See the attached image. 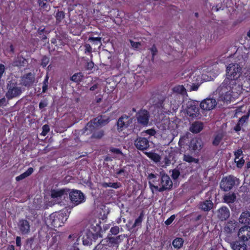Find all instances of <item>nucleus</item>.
<instances>
[{"label": "nucleus", "mask_w": 250, "mask_h": 250, "mask_svg": "<svg viewBox=\"0 0 250 250\" xmlns=\"http://www.w3.org/2000/svg\"><path fill=\"white\" fill-rule=\"evenodd\" d=\"M102 186L104 188H112L115 189H117L122 187V185L120 183L116 182V183H106V182H104L102 183Z\"/></svg>", "instance_id": "obj_32"}, {"label": "nucleus", "mask_w": 250, "mask_h": 250, "mask_svg": "<svg viewBox=\"0 0 250 250\" xmlns=\"http://www.w3.org/2000/svg\"><path fill=\"white\" fill-rule=\"evenodd\" d=\"M172 91L174 93L180 94L183 95H185L187 94L186 89L183 85H178L175 86L172 88Z\"/></svg>", "instance_id": "obj_28"}, {"label": "nucleus", "mask_w": 250, "mask_h": 250, "mask_svg": "<svg viewBox=\"0 0 250 250\" xmlns=\"http://www.w3.org/2000/svg\"><path fill=\"white\" fill-rule=\"evenodd\" d=\"M69 195L71 202L75 206H77L85 201L84 195L79 190L73 189L69 192Z\"/></svg>", "instance_id": "obj_7"}, {"label": "nucleus", "mask_w": 250, "mask_h": 250, "mask_svg": "<svg viewBox=\"0 0 250 250\" xmlns=\"http://www.w3.org/2000/svg\"><path fill=\"white\" fill-rule=\"evenodd\" d=\"M147 156L155 162H159L160 161L161 158L159 154L155 152L147 153Z\"/></svg>", "instance_id": "obj_36"}, {"label": "nucleus", "mask_w": 250, "mask_h": 250, "mask_svg": "<svg viewBox=\"0 0 250 250\" xmlns=\"http://www.w3.org/2000/svg\"><path fill=\"white\" fill-rule=\"evenodd\" d=\"M152 54V60L153 61L154 57L158 52L157 48L155 44H153L152 47L149 49Z\"/></svg>", "instance_id": "obj_41"}, {"label": "nucleus", "mask_w": 250, "mask_h": 250, "mask_svg": "<svg viewBox=\"0 0 250 250\" xmlns=\"http://www.w3.org/2000/svg\"><path fill=\"white\" fill-rule=\"evenodd\" d=\"M203 127L204 125L203 123L196 121L192 124L190 127V131L193 133H198L203 130Z\"/></svg>", "instance_id": "obj_25"}, {"label": "nucleus", "mask_w": 250, "mask_h": 250, "mask_svg": "<svg viewBox=\"0 0 250 250\" xmlns=\"http://www.w3.org/2000/svg\"><path fill=\"white\" fill-rule=\"evenodd\" d=\"M239 222L248 226L250 225V212L248 211L242 212L239 218Z\"/></svg>", "instance_id": "obj_24"}, {"label": "nucleus", "mask_w": 250, "mask_h": 250, "mask_svg": "<svg viewBox=\"0 0 250 250\" xmlns=\"http://www.w3.org/2000/svg\"><path fill=\"white\" fill-rule=\"evenodd\" d=\"M190 150L198 153L203 146V143L199 138H193L191 139L188 145Z\"/></svg>", "instance_id": "obj_13"}, {"label": "nucleus", "mask_w": 250, "mask_h": 250, "mask_svg": "<svg viewBox=\"0 0 250 250\" xmlns=\"http://www.w3.org/2000/svg\"><path fill=\"white\" fill-rule=\"evenodd\" d=\"M110 232L111 234L117 235L119 232V227L118 226H114L110 229Z\"/></svg>", "instance_id": "obj_48"}, {"label": "nucleus", "mask_w": 250, "mask_h": 250, "mask_svg": "<svg viewBox=\"0 0 250 250\" xmlns=\"http://www.w3.org/2000/svg\"><path fill=\"white\" fill-rule=\"evenodd\" d=\"M26 177H27V175H26L25 172H23V173L21 174L19 176H17L16 177V180L17 181H20L21 180L25 179Z\"/></svg>", "instance_id": "obj_54"}, {"label": "nucleus", "mask_w": 250, "mask_h": 250, "mask_svg": "<svg viewBox=\"0 0 250 250\" xmlns=\"http://www.w3.org/2000/svg\"><path fill=\"white\" fill-rule=\"evenodd\" d=\"M42 130L41 135L45 136L49 132L50 128L48 125H44L42 127Z\"/></svg>", "instance_id": "obj_43"}, {"label": "nucleus", "mask_w": 250, "mask_h": 250, "mask_svg": "<svg viewBox=\"0 0 250 250\" xmlns=\"http://www.w3.org/2000/svg\"><path fill=\"white\" fill-rule=\"evenodd\" d=\"M16 244L17 247H21V238L20 236H17L16 238Z\"/></svg>", "instance_id": "obj_61"}, {"label": "nucleus", "mask_w": 250, "mask_h": 250, "mask_svg": "<svg viewBox=\"0 0 250 250\" xmlns=\"http://www.w3.org/2000/svg\"><path fill=\"white\" fill-rule=\"evenodd\" d=\"M242 74V68L239 64L230 63L226 68V78L223 81V85L230 84L237 87L239 89L241 88L238 84V78Z\"/></svg>", "instance_id": "obj_2"}, {"label": "nucleus", "mask_w": 250, "mask_h": 250, "mask_svg": "<svg viewBox=\"0 0 250 250\" xmlns=\"http://www.w3.org/2000/svg\"><path fill=\"white\" fill-rule=\"evenodd\" d=\"M180 175V172L179 169L175 168L172 170L171 177L173 180L177 179Z\"/></svg>", "instance_id": "obj_39"}, {"label": "nucleus", "mask_w": 250, "mask_h": 250, "mask_svg": "<svg viewBox=\"0 0 250 250\" xmlns=\"http://www.w3.org/2000/svg\"><path fill=\"white\" fill-rule=\"evenodd\" d=\"M132 124V119L128 116L124 114L121 116L117 122V129L121 132L126 129Z\"/></svg>", "instance_id": "obj_9"}, {"label": "nucleus", "mask_w": 250, "mask_h": 250, "mask_svg": "<svg viewBox=\"0 0 250 250\" xmlns=\"http://www.w3.org/2000/svg\"><path fill=\"white\" fill-rule=\"evenodd\" d=\"M84 47V53L86 54L91 53L92 47L89 44L85 43L83 45Z\"/></svg>", "instance_id": "obj_46"}, {"label": "nucleus", "mask_w": 250, "mask_h": 250, "mask_svg": "<svg viewBox=\"0 0 250 250\" xmlns=\"http://www.w3.org/2000/svg\"><path fill=\"white\" fill-rule=\"evenodd\" d=\"M239 184V179L230 175L223 178L220 183V188L225 191H229L233 187H237Z\"/></svg>", "instance_id": "obj_5"}, {"label": "nucleus", "mask_w": 250, "mask_h": 250, "mask_svg": "<svg viewBox=\"0 0 250 250\" xmlns=\"http://www.w3.org/2000/svg\"><path fill=\"white\" fill-rule=\"evenodd\" d=\"M60 237L55 235L51 239V247L54 250H61V243L60 242Z\"/></svg>", "instance_id": "obj_27"}, {"label": "nucleus", "mask_w": 250, "mask_h": 250, "mask_svg": "<svg viewBox=\"0 0 250 250\" xmlns=\"http://www.w3.org/2000/svg\"><path fill=\"white\" fill-rule=\"evenodd\" d=\"M219 92L218 100L223 102H230L232 97V93H238L240 89L237 87L230 84L223 85V82L218 88Z\"/></svg>", "instance_id": "obj_3"}, {"label": "nucleus", "mask_w": 250, "mask_h": 250, "mask_svg": "<svg viewBox=\"0 0 250 250\" xmlns=\"http://www.w3.org/2000/svg\"><path fill=\"white\" fill-rule=\"evenodd\" d=\"M6 105V99L5 98L0 99V107H3Z\"/></svg>", "instance_id": "obj_60"}, {"label": "nucleus", "mask_w": 250, "mask_h": 250, "mask_svg": "<svg viewBox=\"0 0 250 250\" xmlns=\"http://www.w3.org/2000/svg\"><path fill=\"white\" fill-rule=\"evenodd\" d=\"M21 84L26 86H31L35 82V76L34 73L29 72L23 75L21 78Z\"/></svg>", "instance_id": "obj_16"}, {"label": "nucleus", "mask_w": 250, "mask_h": 250, "mask_svg": "<svg viewBox=\"0 0 250 250\" xmlns=\"http://www.w3.org/2000/svg\"><path fill=\"white\" fill-rule=\"evenodd\" d=\"M187 113L188 115L192 118H199L201 117L200 108L198 105L192 102L189 104L187 106Z\"/></svg>", "instance_id": "obj_11"}, {"label": "nucleus", "mask_w": 250, "mask_h": 250, "mask_svg": "<svg viewBox=\"0 0 250 250\" xmlns=\"http://www.w3.org/2000/svg\"><path fill=\"white\" fill-rule=\"evenodd\" d=\"M78 243L75 242L72 247L71 250H80L78 247Z\"/></svg>", "instance_id": "obj_64"}, {"label": "nucleus", "mask_w": 250, "mask_h": 250, "mask_svg": "<svg viewBox=\"0 0 250 250\" xmlns=\"http://www.w3.org/2000/svg\"><path fill=\"white\" fill-rule=\"evenodd\" d=\"M47 102L45 100L41 101L39 103V107L40 109H42L47 105Z\"/></svg>", "instance_id": "obj_52"}, {"label": "nucleus", "mask_w": 250, "mask_h": 250, "mask_svg": "<svg viewBox=\"0 0 250 250\" xmlns=\"http://www.w3.org/2000/svg\"><path fill=\"white\" fill-rule=\"evenodd\" d=\"M134 145L138 150L144 151L149 148V142L146 138L138 137L134 141Z\"/></svg>", "instance_id": "obj_12"}, {"label": "nucleus", "mask_w": 250, "mask_h": 250, "mask_svg": "<svg viewBox=\"0 0 250 250\" xmlns=\"http://www.w3.org/2000/svg\"><path fill=\"white\" fill-rule=\"evenodd\" d=\"M148 179L151 181L149 182L150 188H153L159 192L170 189L173 185L172 182L168 175L164 174L161 176L150 173L148 176Z\"/></svg>", "instance_id": "obj_1"}, {"label": "nucleus", "mask_w": 250, "mask_h": 250, "mask_svg": "<svg viewBox=\"0 0 250 250\" xmlns=\"http://www.w3.org/2000/svg\"><path fill=\"white\" fill-rule=\"evenodd\" d=\"M241 126L242 125L238 123V124L235 125V126L234 128V130L236 132L240 131L241 129Z\"/></svg>", "instance_id": "obj_63"}, {"label": "nucleus", "mask_w": 250, "mask_h": 250, "mask_svg": "<svg viewBox=\"0 0 250 250\" xmlns=\"http://www.w3.org/2000/svg\"><path fill=\"white\" fill-rule=\"evenodd\" d=\"M5 71V67L4 64L0 63V79H1L2 77L3 73Z\"/></svg>", "instance_id": "obj_56"}, {"label": "nucleus", "mask_w": 250, "mask_h": 250, "mask_svg": "<svg viewBox=\"0 0 250 250\" xmlns=\"http://www.w3.org/2000/svg\"><path fill=\"white\" fill-rule=\"evenodd\" d=\"M234 161L235 163H236V166L238 168L242 167L245 163V160H244L243 157L237 160H234Z\"/></svg>", "instance_id": "obj_44"}, {"label": "nucleus", "mask_w": 250, "mask_h": 250, "mask_svg": "<svg viewBox=\"0 0 250 250\" xmlns=\"http://www.w3.org/2000/svg\"><path fill=\"white\" fill-rule=\"evenodd\" d=\"M99 125L95 122L92 121L89 122L85 125L84 129L86 134H92L91 138L95 139H100L104 135V131L98 128Z\"/></svg>", "instance_id": "obj_6"}, {"label": "nucleus", "mask_w": 250, "mask_h": 250, "mask_svg": "<svg viewBox=\"0 0 250 250\" xmlns=\"http://www.w3.org/2000/svg\"><path fill=\"white\" fill-rule=\"evenodd\" d=\"M184 244V240L180 237H177L174 239L172 241L173 246L176 249H180L181 248Z\"/></svg>", "instance_id": "obj_33"}, {"label": "nucleus", "mask_w": 250, "mask_h": 250, "mask_svg": "<svg viewBox=\"0 0 250 250\" xmlns=\"http://www.w3.org/2000/svg\"><path fill=\"white\" fill-rule=\"evenodd\" d=\"M223 135L222 133H219L216 134L213 140L212 145L214 146H218L221 140L223 139Z\"/></svg>", "instance_id": "obj_35"}, {"label": "nucleus", "mask_w": 250, "mask_h": 250, "mask_svg": "<svg viewBox=\"0 0 250 250\" xmlns=\"http://www.w3.org/2000/svg\"><path fill=\"white\" fill-rule=\"evenodd\" d=\"M137 122L144 125H147L148 124L149 119V113L145 109H141L136 115Z\"/></svg>", "instance_id": "obj_10"}, {"label": "nucleus", "mask_w": 250, "mask_h": 250, "mask_svg": "<svg viewBox=\"0 0 250 250\" xmlns=\"http://www.w3.org/2000/svg\"><path fill=\"white\" fill-rule=\"evenodd\" d=\"M42 93H45L48 89V85L43 83H42Z\"/></svg>", "instance_id": "obj_62"}, {"label": "nucleus", "mask_w": 250, "mask_h": 250, "mask_svg": "<svg viewBox=\"0 0 250 250\" xmlns=\"http://www.w3.org/2000/svg\"><path fill=\"white\" fill-rule=\"evenodd\" d=\"M8 91L6 97L8 99H12L19 96L21 93V88L17 86V83L13 81L9 82L7 85Z\"/></svg>", "instance_id": "obj_8"}, {"label": "nucleus", "mask_w": 250, "mask_h": 250, "mask_svg": "<svg viewBox=\"0 0 250 250\" xmlns=\"http://www.w3.org/2000/svg\"><path fill=\"white\" fill-rule=\"evenodd\" d=\"M46 0H38V3L40 6L42 8H45L47 7V4L45 2Z\"/></svg>", "instance_id": "obj_55"}, {"label": "nucleus", "mask_w": 250, "mask_h": 250, "mask_svg": "<svg viewBox=\"0 0 250 250\" xmlns=\"http://www.w3.org/2000/svg\"><path fill=\"white\" fill-rule=\"evenodd\" d=\"M236 198L235 194L233 193H229L226 194L224 197V202L229 204L233 203L234 202Z\"/></svg>", "instance_id": "obj_30"}, {"label": "nucleus", "mask_w": 250, "mask_h": 250, "mask_svg": "<svg viewBox=\"0 0 250 250\" xmlns=\"http://www.w3.org/2000/svg\"><path fill=\"white\" fill-rule=\"evenodd\" d=\"M234 160H237L240 158V157L243 155V151L241 149H238L234 152Z\"/></svg>", "instance_id": "obj_45"}, {"label": "nucleus", "mask_w": 250, "mask_h": 250, "mask_svg": "<svg viewBox=\"0 0 250 250\" xmlns=\"http://www.w3.org/2000/svg\"><path fill=\"white\" fill-rule=\"evenodd\" d=\"M68 215L65 211L55 212L49 216L48 223L54 229L62 227L67 221Z\"/></svg>", "instance_id": "obj_4"}, {"label": "nucleus", "mask_w": 250, "mask_h": 250, "mask_svg": "<svg viewBox=\"0 0 250 250\" xmlns=\"http://www.w3.org/2000/svg\"><path fill=\"white\" fill-rule=\"evenodd\" d=\"M183 160L189 163H194L195 164H198L199 162L198 159L195 158L188 154H184Z\"/></svg>", "instance_id": "obj_31"}, {"label": "nucleus", "mask_w": 250, "mask_h": 250, "mask_svg": "<svg viewBox=\"0 0 250 250\" xmlns=\"http://www.w3.org/2000/svg\"><path fill=\"white\" fill-rule=\"evenodd\" d=\"M83 77L84 76L82 72L76 73L71 77L70 80L75 83H79L82 81Z\"/></svg>", "instance_id": "obj_29"}, {"label": "nucleus", "mask_w": 250, "mask_h": 250, "mask_svg": "<svg viewBox=\"0 0 250 250\" xmlns=\"http://www.w3.org/2000/svg\"><path fill=\"white\" fill-rule=\"evenodd\" d=\"M175 218V215H172L170 217L167 218L165 222V224L167 225H170L174 221V220Z\"/></svg>", "instance_id": "obj_49"}, {"label": "nucleus", "mask_w": 250, "mask_h": 250, "mask_svg": "<svg viewBox=\"0 0 250 250\" xmlns=\"http://www.w3.org/2000/svg\"><path fill=\"white\" fill-rule=\"evenodd\" d=\"M94 64L92 61L87 62L86 65V68L88 70H91L94 67Z\"/></svg>", "instance_id": "obj_57"}, {"label": "nucleus", "mask_w": 250, "mask_h": 250, "mask_svg": "<svg viewBox=\"0 0 250 250\" xmlns=\"http://www.w3.org/2000/svg\"><path fill=\"white\" fill-rule=\"evenodd\" d=\"M229 210L226 207H222L218 209L217 211L218 217L222 221L227 220L229 217Z\"/></svg>", "instance_id": "obj_19"}, {"label": "nucleus", "mask_w": 250, "mask_h": 250, "mask_svg": "<svg viewBox=\"0 0 250 250\" xmlns=\"http://www.w3.org/2000/svg\"><path fill=\"white\" fill-rule=\"evenodd\" d=\"M49 62V58L46 56H44L42 59L41 65L43 68H44L47 66Z\"/></svg>", "instance_id": "obj_40"}, {"label": "nucleus", "mask_w": 250, "mask_h": 250, "mask_svg": "<svg viewBox=\"0 0 250 250\" xmlns=\"http://www.w3.org/2000/svg\"><path fill=\"white\" fill-rule=\"evenodd\" d=\"M18 225L19 230L22 234H27L30 232V226L27 220L24 219L20 220Z\"/></svg>", "instance_id": "obj_18"}, {"label": "nucleus", "mask_w": 250, "mask_h": 250, "mask_svg": "<svg viewBox=\"0 0 250 250\" xmlns=\"http://www.w3.org/2000/svg\"><path fill=\"white\" fill-rule=\"evenodd\" d=\"M144 216V213L143 211H142L139 214V216L137 218H136L135 220V222L133 225L132 226V229H134L137 226H140L141 225L142 222L143 220V218Z\"/></svg>", "instance_id": "obj_34"}, {"label": "nucleus", "mask_w": 250, "mask_h": 250, "mask_svg": "<svg viewBox=\"0 0 250 250\" xmlns=\"http://www.w3.org/2000/svg\"><path fill=\"white\" fill-rule=\"evenodd\" d=\"M243 241H235L231 243L233 250H247V245Z\"/></svg>", "instance_id": "obj_23"}, {"label": "nucleus", "mask_w": 250, "mask_h": 250, "mask_svg": "<svg viewBox=\"0 0 250 250\" xmlns=\"http://www.w3.org/2000/svg\"><path fill=\"white\" fill-rule=\"evenodd\" d=\"M101 37H89L88 38V41L93 42L95 45H98L101 43Z\"/></svg>", "instance_id": "obj_37"}, {"label": "nucleus", "mask_w": 250, "mask_h": 250, "mask_svg": "<svg viewBox=\"0 0 250 250\" xmlns=\"http://www.w3.org/2000/svg\"><path fill=\"white\" fill-rule=\"evenodd\" d=\"M250 113V111H249L248 114L245 115L240 118L239 120L238 123L243 125L245 123L247 122L249 119Z\"/></svg>", "instance_id": "obj_38"}, {"label": "nucleus", "mask_w": 250, "mask_h": 250, "mask_svg": "<svg viewBox=\"0 0 250 250\" xmlns=\"http://www.w3.org/2000/svg\"><path fill=\"white\" fill-rule=\"evenodd\" d=\"M129 42L130 44L134 49H137L139 45H141L140 42H135L131 40H129Z\"/></svg>", "instance_id": "obj_51"}, {"label": "nucleus", "mask_w": 250, "mask_h": 250, "mask_svg": "<svg viewBox=\"0 0 250 250\" xmlns=\"http://www.w3.org/2000/svg\"><path fill=\"white\" fill-rule=\"evenodd\" d=\"M217 104L215 99L207 98L201 102L200 107L203 110L209 111L212 109Z\"/></svg>", "instance_id": "obj_14"}, {"label": "nucleus", "mask_w": 250, "mask_h": 250, "mask_svg": "<svg viewBox=\"0 0 250 250\" xmlns=\"http://www.w3.org/2000/svg\"><path fill=\"white\" fill-rule=\"evenodd\" d=\"M239 238L244 242H247L250 239V226H245L241 227L238 233Z\"/></svg>", "instance_id": "obj_15"}, {"label": "nucleus", "mask_w": 250, "mask_h": 250, "mask_svg": "<svg viewBox=\"0 0 250 250\" xmlns=\"http://www.w3.org/2000/svg\"><path fill=\"white\" fill-rule=\"evenodd\" d=\"M38 33L40 35H42L43 34H47V32L45 30V27L43 26H40L38 30Z\"/></svg>", "instance_id": "obj_53"}, {"label": "nucleus", "mask_w": 250, "mask_h": 250, "mask_svg": "<svg viewBox=\"0 0 250 250\" xmlns=\"http://www.w3.org/2000/svg\"><path fill=\"white\" fill-rule=\"evenodd\" d=\"M146 132L150 136H153L156 134V131L154 129H147L146 131Z\"/></svg>", "instance_id": "obj_58"}, {"label": "nucleus", "mask_w": 250, "mask_h": 250, "mask_svg": "<svg viewBox=\"0 0 250 250\" xmlns=\"http://www.w3.org/2000/svg\"><path fill=\"white\" fill-rule=\"evenodd\" d=\"M120 236H118L116 237H109L108 239L109 242L112 244H117L119 243V240L120 239Z\"/></svg>", "instance_id": "obj_47"}, {"label": "nucleus", "mask_w": 250, "mask_h": 250, "mask_svg": "<svg viewBox=\"0 0 250 250\" xmlns=\"http://www.w3.org/2000/svg\"><path fill=\"white\" fill-rule=\"evenodd\" d=\"M33 171H34L33 168L29 167L28 168V169L24 172L26 174V175H27V176L28 177V176H30L31 174H32V173L33 172Z\"/></svg>", "instance_id": "obj_59"}, {"label": "nucleus", "mask_w": 250, "mask_h": 250, "mask_svg": "<svg viewBox=\"0 0 250 250\" xmlns=\"http://www.w3.org/2000/svg\"><path fill=\"white\" fill-rule=\"evenodd\" d=\"M213 204L210 200H206L199 204V208L204 211H208L213 208Z\"/></svg>", "instance_id": "obj_22"}, {"label": "nucleus", "mask_w": 250, "mask_h": 250, "mask_svg": "<svg viewBox=\"0 0 250 250\" xmlns=\"http://www.w3.org/2000/svg\"><path fill=\"white\" fill-rule=\"evenodd\" d=\"M109 151L113 153H115L117 154H121L123 155V153L122 151L119 148H115V147H111L109 149Z\"/></svg>", "instance_id": "obj_50"}, {"label": "nucleus", "mask_w": 250, "mask_h": 250, "mask_svg": "<svg viewBox=\"0 0 250 250\" xmlns=\"http://www.w3.org/2000/svg\"><path fill=\"white\" fill-rule=\"evenodd\" d=\"M69 191V189L64 188L59 190L51 189L50 195L52 198H61L63 196H67Z\"/></svg>", "instance_id": "obj_20"}, {"label": "nucleus", "mask_w": 250, "mask_h": 250, "mask_svg": "<svg viewBox=\"0 0 250 250\" xmlns=\"http://www.w3.org/2000/svg\"><path fill=\"white\" fill-rule=\"evenodd\" d=\"M236 223L233 221L227 222L224 227V232L227 234H231L235 231Z\"/></svg>", "instance_id": "obj_26"}, {"label": "nucleus", "mask_w": 250, "mask_h": 250, "mask_svg": "<svg viewBox=\"0 0 250 250\" xmlns=\"http://www.w3.org/2000/svg\"><path fill=\"white\" fill-rule=\"evenodd\" d=\"M28 63V60L20 55H18L13 62V66L19 67L26 66Z\"/></svg>", "instance_id": "obj_21"}, {"label": "nucleus", "mask_w": 250, "mask_h": 250, "mask_svg": "<svg viewBox=\"0 0 250 250\" xmlns=\"http://www.w3.org/2000/svg\"><path fill=\"white\" fill-rule=\"evenodd\" d=\"M116 174L117 175H123L124 177H126L128 174V172L125 170V168L117 169L116 170Z\"/></svg>", "instance_id": "obj_42"}, {"label": "nucleus", "mask_w": 250, "mask_h": 250, "mask_svg": "<svg viewBox=\"0 0 250 250\" xmlns=\"http://www.w3.org/2000/svg\"><path fill=\"white\" fill-rule=\"evenodd\" d=\"M97 238V233H92L90 230H87L83 237V244L84 246H90L93 241Z\"/></svg>", "instance_id": "obj_17"}]
</instances>
